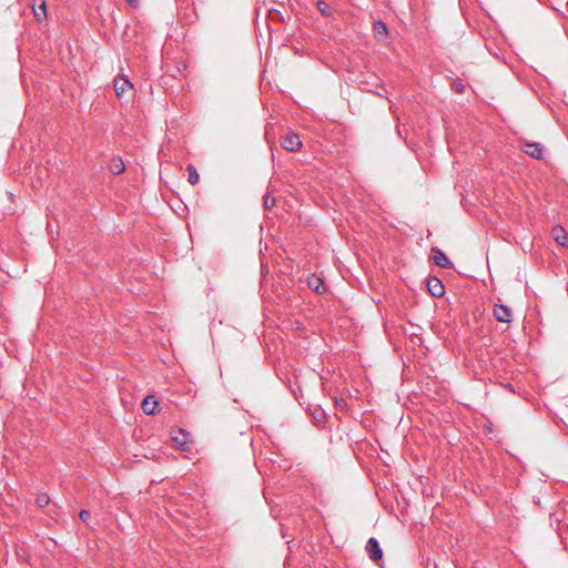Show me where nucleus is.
<instances>
[{"instance_id":"5701e85b","label":"nucleus","mask_w":568,"mask_h":568,"mask_svg":"<svg viewBox=\"0 0 568 568\" xmlns=\"http://www.w3.org/2000/svg\"><path fill=\"white\" fill-rule=\"evenodd\" d=\"M41 8H42L43 10H45V3H44V2H42Z\"/></svg>"},{"instance_id":"ddd939ff","label":"nucleus","mask_w":568,"mask_h":568,"mask_svg":"<svg viewBox=\"0 0 568 568\" xmlns=\"http://www.w3.org/2000/svg\"><path fill=\"white\" fill-rule=\"evenodd\" d=\"M124 170H125V165H124L123 161L120 158L113 159L111 161V163H110V171H111L112 174L119 175Z\"/></svg>"},{"instance_id":"dca6fc26","label":"nucleus","mask_w":568,"mask_h":568,"mask_svg":"<svg viewBox=\"0 0 568 568\" xmlns=\"http://www.w3.org/2000/svg\"><path fill=\"white\" fill-rule=\"evenodd\" d=\"M308 286L315 291L316 293H322L321 288L323 287L324 288V284L323 282L317 278V277H314L312 280L308 281Z\"/></svg>"},{"instance_id":"f03ea898","label":"nucleus","mask_w":568,"mask_h":568,"mask_svg":"<svg viewBox=\"0 0 568 568\" xmlns=\"http://www.w3.org/2000/svg\"><path fill=\"white\" fill-rule=\"evenodd\" d=\"M302 140L295 133H286L281 136V145L290 152H296L302 148Z\"/></svg>"},{"instance_id":"0eeeda50","label":"nucleus","mask_w":568,"mask_h":568,"mask_svg":"<svg viewBox=\"0 0 568 568\" xmlns=\"http://www.w3.org/2000/svg\"><path fill=\"white\" fill-rule=\"evenodd\" d=\"M554 240L561 246L568 245V232L560 225H556L551 230Z\"/></svg>"},{"instance_id":"1a4fd4ad","label":"nucleus","mask_w":568,"mask_h":568,"mask_svg":"<svg viewBox=\"0 0 568 568\" xmlns=\"http://www.w3.org/2000/svg\"><path fill=\"white\" fill-rule=\"evenodd\" d=\"M186 438L187 434L183 429L176 430L175 434L172 436V440L175 443L176 447H179L182 450L187 449Z\"/></svg>"},{"instance_id":"f3484780","label":"nucleus","mask_w":568,"mask_h":568,"mask_svg":"<svg viewBox=\"0 0 568 568\" xmlns=\"http://www.w3.org/2000/svg\"><path fill=\"white\" fill-rule=\"evenodd\" d=\"M37 505L40 507V508H43V507H47L49 504H50V497L47 495V494H39L37 496Z\"/></svg>"},{"instance_id":"9b49d317","label":"nucleus","mask_w":568,"mask_h":568,"mask_svg":"<svg viewBox=\"0 0 568 568\" xmlns=\"http://www.w3.org/2000/svg\"><path fill=\"white\" fill-rule=\"evenodd\" d=\"M375 37L381 41L387 34V27L383 21H376L373 24Z\"/></svg>"},{"instance_id":"4be33fe9","label":"nucleus","mask_w":568,"mask_h":568,"mask_svg":"<svg viewBox=\"0 0 568 568\" xmlns=\"http://www.w3.org/2000/svg\"><path fill=\"white\" fill-rule=\"evenodd\" d=\"M264 204H265V205L271 204V201L265 200V201H264Z\"/></svg>"},{"instance_id":"f8f14e48","label":"nucleus","mask_w":568,"mask_h":568,"mask_svg":"<svg viewBox=\"0 0 568 568\" xmlns=\"http://www.w3.org/2000/svg\"><path fill=\"white\" fill-rule=\"evenodd\" d=\"M80 519L87 525L89 529H94L95 518L89 510L82 509L79 514Z\"/></svg>"},{"instance_id":"4468645a","label":"nucleus","mask_w":568,"mask_h":568,"mask_svg":"<svg viewBox=\"0 0 568 568\" xmlns=\"http://www.w3.org/2000/svg\"><path fill=\"white\" fill-rule=\"evenodd\" d=\"M187 181L192 184V185H195L196 183H199L200 181V175L196 171V169L193 166V165H187Z\"/></svg>"},{"instance_id":"aec40b11","label":"nucleus","mask_w":568,"mask_h":568,"mask_svg":"<svg viewBox=\"0 0 568 568\" xmlns=\"http://www.w3.org/2000/svg\"><path fill=\"white\" fill-rule=\"evenodd\" d=\"M458 92H462L463 91V85H457V89H456Z\"/></svg>"},{"instance_id":"7ed1b4c3","label":"nucleus","mask_w":568,"mask_h":568,"mask_svg":"<svg viewBox=\"0 0 568 568\" xmlns=\"http://www.w3.org/2000/svg\"><path fill=\"white\" fill-rule=\"evenodd\" d=\"M494 316L498 322H501V323H510L513 320L511 310L504 304L495 305Z\"/></svg>"},{"instance_id":"f257e3e1","label":"nucleus","mask_w":568,"mask_h":568,"mask_svg":"<svg viewBox=\"0 0 568 568\" xmlns=\"http://www.w3.org/2000/svg\"><path fill=\"white\" fill-rule=\"evenodd\" d=\"M365 550L372 561L379 565L383 559V549L375 537H371L366 542Z\"/></svg>"},{"instance_id":"9d476101","label":"nucleus","mask_w":568,"mask_h":568,"mask_svg":"<svg viewBox=\"0 0 568 568\" xmlns=\"http://www.w3.org/2000/svg\"><path fill=\"white\" fill-rule=\"evenodd\" d=\"M159 402L154 398V396H148L142 402V410L146 415H151L154 413L155 407L158 406Z\"/></svg>"},{"instance_id":"423d86ee","label":"nucleus","mask_w":568,"mask_h":568,"mask_svg":"<svg viewBox=\"0 0 568 568\" xmlns=\"http://www.w3.org/2000/svg\"><path fill=\"white\" fill-rule=\"evenodd\" d=\"M427 287L429 293L435 297H442L445 294V287L442 281L437 277L428 280Z\"/></svg>"},{"instance_id":"6e6552de","label":"nucleus","mask_w":568,"mask_h":568,"mask_svg":"<svg viewBox=\"0 0 568 568\" xmlns=\"http://www.w3.org/2000/svg\"><path fill=\"white\" fill-rule=\"evenodd\" d=\"M433 260L437 266L449 268L453 266L452 262L448 260L447 255L440 251L439 248H433Z\"/></svg>"},{"instance_id":"412c9836","label":"nucleus","mask_w":568,"mask_h":568,"mask_svg":"<svg viewBox=\"0 0 568 568\" xmlns=\"http://www.w3.org/2000/svg\"><path fill=\"white\" fill-rule=\"evenodd\" d=\"M264 204H265V205L271 204V201L265 200V201H264Z\"/></svg>"},{"instance_id":"a211bd4d","label":"nucleus","mask_w":568,"mask_h":568,"mask_svg":"<svg viewBox=\"0 0 568 568\" xmlns=\"http://www.w3.org/2000/svg\"><path fill=\"white\" fill-rule=\"evenodd\" d=\"M125 1H126V3H128L130 7H132V8H134V9H138V8L140 7V1H139V0H125Z\"/></svg>"},{"instance_id":"39448f33","label":"nucleus","mask_w":568,"mask_h":568,"mask_svg":"<svg viewBox=\"0 0 568 568\" xmlns=\"http://www.w3.org/2000/svg\"><path fill=\"white\" fill-rule=\"evenodd\" d=\"M114 92L118 97H122L128 90L132 89L133 85L130 80L125 77H118L113 81Z\"/></svg>"},{"instance_id":"6ab92c4d","label":"nucleus","mask_w":568,"mask_h":568,"mask_svg":"<svg viewBox=\"0 0 568 568\" xmlns=\"http://www.w3.org/2000/svg\"><path fill=\"white\" fill-rule=\"evenodd\" d=\"M458 92H462L463 91V85H457V89H456Z\"/></svg>"},{"instance_id":"20e7f679","label":"nucleus","mask_w":568,"mask_h":568,"mask_svg":"<svg viewBox=\"0 0 568 568\" xmlns=\"http://www.w3.org/2000/svg\"><path fill=\"white\" fill-rule=\"evenodd\" d=\"M524 151L529 156L540 160L544 158V146L537 142H526L524 143Z\"/></svg>"},{"instance_id":"2eb2a0df","label":"nucleus","mask_w":568,"mask_h":568,"mask_svg":"<svg viewBox=\"0 0 568 568\" xmlns=\"http://www.w3.org/2000/svg\"><path fill=\"white\" fill-rule=\"evenodd\" d=\"M316 7H317L318 11L322 13V16H324V17L332 16V8L326 1H323V0L317 1Z\"/></svg>"}]
</instances>
